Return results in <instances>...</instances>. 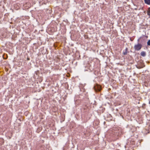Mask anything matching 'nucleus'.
Returning <instances> with one entry per match:
<instances>
[{
    "instance_id": "0eeeda50",
    "label": "nucleus",
    "mask_w": 150,
    "mask_h": 150,
    "mask_svg": "<svg viewBox=\"0 0 150 150\" xmlns=\"http://www.w3.org/2000/svg\"><path fill=\"white\" fill-rule=\"evenodd\" d=\"M148 45L150 46V40H149L147 42Z\"/></svg>"
},
{
    "instance_id": "423d86ee",
    "label": "nucleus",
    "mask_w": 150,
    "mask_h": 150,
    "mask_svg": "<svg viewBox=\"0 0 150 150\" xmlns=\"http://www.w3.org/2000/svg\"><path fill=\"white\" fill-rule=\"evenodd\" d=\"M147 14L150 17V8H149V9L147 11Z\"/></svg>"
},
{
    "instance_id": "20e7f679",
    "label": "nucleus",
    "mask_w": 150,
    "mask_h": 150,
    "mask_svg": "<svg viewBox=\"0 0 150 150\" xmlns=\"http://www.w3.org/2000/svg\"><path fill=\"white\" fill-rule=\"evenodd\" d=\"M145 3L148 5H150V0H144Z\"/></svg>"
},
{
    "instance_id": "7ed1b4c3",
    "label": "nucleus",
    "mask_w": 150,
    "mask_h": 150,
    "mask_svg": "<svg viewBox=\"0 0 150 150\" xmlns=\"http://www.w3.org/2000/svg\"><path fill=\"white\" fill-rule=\"evenodd\" d=\"M141 55L143 57H145L146 55V52L144 51H142L140 53Z\"/></svg>"
},
{
    "instance_id": "f03ea898",
    "label": "nucleus",
    "mask_w": 150,
    "mask_h": 150,
    "mask_svg": "<svg viewBox=\"0 0 150 150\" xmlns=\"http://www.w3.org/2000/svg\"><path fill=\"white\" fill-rule=\"evenodd\" d=\"M95 91H99L101 90V87L98 84H96L94 87Z\"/></svg>"
},
{
    "instance_id": "39448f33",
    "label": "nucleus",
    "mask_w": 150,
    "mask_h": 150,
    "mask_svg": "<svg viewBox=\"0 0 150 150\" xmlns=\"http://www.w3.org/2000/svg\"><path fill=\"white\" fill-rule=\"evenodd\" d=\"M127 48H126L125 50V51L123 52V54L124 55H126L127 54Z\"/></svg>"
},
{
    "instance_id": "f257e3e1",
    "label": "nucleus",
    "mask_w": 150,
    "mask_h": 150,
    "mask_svg": "<svg viewBox=\"0 0 150 150\" xmlns=\"http://www.w3.org/2000/svg\"><path fill=\"white\" fill-rule=\"evenodd\" d=\"M142 47V45L139 43L135 45L134 46V48L136 50L139 51L140 50Z\"/></svg>"
}]
</instances>
